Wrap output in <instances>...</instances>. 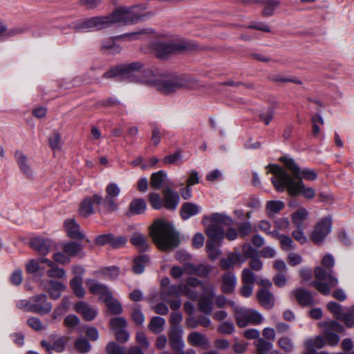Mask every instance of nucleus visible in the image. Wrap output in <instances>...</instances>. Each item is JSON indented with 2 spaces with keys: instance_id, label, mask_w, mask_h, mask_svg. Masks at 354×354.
<instances>
[{
  "instance_id": "f257e3e1",
  "label": "nucleus",
  "mask_w": 354,
  "mask_h": 354,
  "mask_svg": "<svg viewBox=\"0 0 354 354\" xmlns=\"http://www.w3.org/2000/svg\"><path fill=\"white\" fill-rule=\"evenodd\" d=\"M142 68V64L139 62L120 64L105 72L103 77L115 78L117 81L143 82L165 94L190 86L188 80L174 74H156L151 69Z\"/></svg>"
},
{
  "instance_id": "f03ea898",
  "label": "nucleus",
  "mask_w": 354,
  "mask_h": 354,
  "mask_svg": "<svg viewBox=\"0 0 354 354\" xmlns=\"http://www.w3.org/2000/svg\"><path fill=\"white\" fill-rule=\"evenodd\" d=\"M268 167H270V172L274 174L271 181L277 192H283L286 189L292 196L302 195L308 199L315 197L314 189L306 187L301 178L295 180L290 174L278 165H269Z\"/></svg>"
},
{
  "instance_id": "7ed1b4c3",
  "label": "nucleus",
  "mask_w": 354,
  "mask_h": 354,
  "mask_svg": "<svg viewBox=\"0 0 354 354\" xmlns=\"http://www.w3.org/2000/svg\"><path fill=\"white\" fill-rule=\"evenodd\" d=\"M149 234L157 247L162 251H171L180 243L179 234L169 221L156 220L149 228Z\"/></svg>"
},
{
  "instance_id": "20e7f679",
  "label": "nucleus",
  "mask_w": 354,
  "mask_h": 354,
  "mask_svg": "<svg viewBox=\"0 0 354 354\" xmlns=\"http://www.w3.org/2000/svg\"><path fill=\"white\" fill-rule=\"evenodd\" d=\"M334 264L335 259L333 257L331 254H326L322 258V265L328 270L321 266L315 268L316 280L312 281L310 285L324 295H329L330 289L338 284V279L332 269Z\"/></svg>"
},
{
  "instance_id": "39448f33",
  "label": "nucleus",
  "mask_w": 354,
  "mask_h": 354,
  "mask_svg": "<svg viewBox=\"0 0 354 354\" xmlns=\"http://www.w3.org/2000/svg\"><path fill=\"white\" fill-rule=\"evenodd\" d=\"M140 6L132 7H120L112 13L106 15L109 26L115 24H130L142 21L151 16L149 12L140 13Z\"/></svg>"
},
{
  "instance_id": "423d86ee",
  "label": "nucleus",
  "mask_w": 354,
  "mask_h": 354,
  "mask_svg": "<svg viewBox=\"0 0 354 354\" xmlns=\"http://www.w3.org/2000/svg\"><path fill=\"white\" fill-rule=\"evenodd\" d=\"M86 286L92 294L100 295V298L104 301L111 314L118 315L122 313V308L120 303L113 297L106 286L93 279H88L86 281Z\"/></svg>"
},
{
  "instance_id": "0eeeda50",
  "label": "nucleus",
  "mask_w": 354,
  "mask_h": 354,
  "mask_svg": "<svg viewBox=\"0 0 354 354\" xmlns=\"http://www.w3.org/2000/svg\"><path fill=\"white\" fill-rule=\"evenodd\" d=\"M106 16H95L80 19L69 24V27L77 32H93L110 27Z\"/></svg>"
},
{
  "instance_id": "6e6552de",
  "label": "nucleus",
  "mask_w": 354,
  "mask_h": 354,
  "mask_svg": "<svg viewBox=\"0 0 354 354\" xmlns=\"http://www.w3.org/2000/svg\"><path fill=\"white\" fill-rule=\"evenodd\" d=\"M332 227V218L330 216L322 218L315 226L310 238L315 243H322L330 232Z\"/></svg>"
},
{
  "instance_id": "1a4fd4ad",
  "label": "nucleus",
  "mask_w": 354,
  "mask_h": 354,
  "mask_svg": "<svg viewBox=\"0 0 354 354\" xmlns=\"http://www.w3.org/2000/svg\"><path fill=\"white\" fill-rule=\"evenodd\" d=\"M31 306L30 312L41 315H46L52 310V304L48 301L47 297L44 294H40L31 297Z\"/></svg>"
},
{
  "instance_id": "9d476101",
  "label": "nucleus",
  "mask_w": 354,
  "mask_h": 354,
  "mask_svg": "<svg viewBox=\"0 0 354 354\" xmlns=\"http://www.w3.org/2000/svg\"><path fill=\"white\" fill-rule=\"evenodd\" d=\"M102 203V196L100 194H95L91 196L86 197L80 205L79 213L80 216L86 218L94 214L93 206H98Z\"/></svg>"
},
{
  "instance_id": "9b49d317",
  "label": "nucleus",
  "mask_w": 354,
  "mask_h": 354,
  "mask_svg": "<svg viewBox=\"0 0 354 354\" xmlns=\"http://www.w3.org/2000/svg\"><path fill=\"white\" fill-rule=\"evenodd\" d=\"M181 46L171 41H157L153 44V50L156 56L160 59H165L169 54L178 51Z\"/></svg>"
},
{
  "instance_id": "f8f14e48",
  "label": "nucleus",
  "mask_w": 354,
  "mask_h": 354,
  "mask_svg": "<svg viewBox=\"0 0 354 354\" xmlns=\"http://www.w3.org/2000/svg\"><path fill=\"white\" fill-rule=\"evenodd\" d=\"M183 330L180 326H171L169 333V346L174 353L182 350L185 347V342L183 338Z\"/></svg>"
},
{
  "instance_id": "ddd939ff",
  "label": "nucleus",
  "mask_w": 354,
  "mask_h": 354,
  "mask_svg": "<svg viewBox=\"0 0 354 354\" xmlns=\"http://www.w3.org/2000/svg\"><path fill=\"white\" fill-rule=\"evenodd\" d=\"M75 310L77 313L80 314L86 321L93 320L98 313L97 308L83 301H80L76 303Z\"/></svg>"
},
{
  "instance_id": "4468645a",
  "label": "nucleus",
  "mask_w": 354,
  "mask_h": 354,
  "mask_svg": "<svg viewBox=\"0 0 354 354\" xmlns=\"http://www.w3.org/2000/svg\"><path fill=\"white\" fill-rule=\"evenodd\" d=\"M30 246L41 255H46L53 246V241L41 236L35 237L30 242Z\"/></svg>"
},
{
  "instance_id": "2eb2a0df",
  "label": "nucleus",
  "mask_w": 354,
  "mask_h": 354,
  "mask_svg": "<svg viewBox=\"0 0 354 354\" xmlns=\"http://www.w3.org/2000/svg\"><path fill=\"white\" fill-rule=\"evenodd\" d=\"M205 232L209 238L207 241L221 243L225 237L224 228L218 223H211L207 227Z\"/></svg>"
},
{
  "instance_id": "dca6fc26",
  "label": "nucleus",
  "mask_w": 354,
  "mask_h": 354,
  "mask_svg": "<svg viewBox=\"0 0 354 354\" xmlns=\"http://www.w3.org/2000/svg\"><path fill=\"white\" fill-rule=\"evenodd\" d=\"M292 293L299 304L303 307L313 306L315 304L312 293L304 288H297L293 290Z\"/></svg>"
},
{
  "instance_id": "f3484780",
  "label": "nucleus",
  "mask_w": 354,
  "mask_h": 354,
  "mask_svg": "<svg viewBox=\"0 0 354 354\" xmlns=\"http://www.w3.org/2000/svg\"><path fill=\"white\" fill-rule=\"evenodd\" d=\"M236 283L234 273L232 271L227 272L222 276L221 290L225 294H231L234 291Z\"/></svg>"
},
{
  "instance_id": "a211bd4d",
  "label": "nucleus",
  "mask_w": 354,
  "mask_h": 354,
  "mask_svg": "<svg viewBox=\"0 0 354 354\" xmlns=\"http://www.w3.org/2000/svg\"><path fill=\"white\" fill-rule=\"evenodd\" d=\"M164 196V206L167 209L174 210L177 207L180 197L178 194L173 191L171 188L167 187L162 192Z\"/></svg>"
},
{
  "instance_id": "6ab92c4d",
  "label": "nucleus",
  "mask_w": 354,
  "mask_h": 354,
  "mask_svg": "<svg viewBox=\"0 0 354 354\" xmlns=\"http://www.w3.org/2000/svg\"><path fill=\"white\" fill-rule=\"evenodd\" d=\"M279 161L281 162L286 169L292 174L291 177L295 180H297L301 178L300 176L301 168L292 157L288 155H285L279 158Z\"/></svg>"
},
{
  "instance_id": "aec40b11",
  "label": "nucleus",
  "mask_w": 354,
  "mask_h": 354,
  "mask_svg": "<svg viewBox=\"0 0 354 354\" xmlns=\"http://www.w3.org/2000/svg\"><path fill=\"white\" fill-rule=\"evenodd\" d=\"M188 343L196 347L208 348L210 347V342L208 338L203 334L197 331L192 332L187 337Z\"/></svg>"
},
{
  "instance_id": "412c9836",
  "label": "nucleus",
  "mask_w": 354,
  "mask_h": 354,
  "mask_svg": "<svg viewBox=\"0 0 354 354\" xmlns=\"http://www.w3.org/2000/svg\"><path fill=\"white\" fill-rule=\"evenodd\" d=\"M44 288L48 292L50 298L56 300L61 297L62 292L65 290V286L59 281L48 280L44 284Z\"/></svg>"
},
{
  "instance_id": "4be33fe9",
  "label": "nucleus",
  "mask_w": 354,
  "mask_h": 354,
  "mask_svg": "<svg viewBox=\"0 0 354 354\" xmlns=\"http://www.w3.org/2000/svg\"><path fill=\"white\" fill-rule=\"evenodd\" d=\"M15 158L20 171L27 177L33 175V171L28 162V157L21 151H16Z\"/></svg>"
},
{
  "instance_id": "5701e85b",
  "label": "nucleus",
  "mask_w": 354,
  "mask_h": 354,
  "mask_svg": "<svg viewBox=\"0 0 354 354\" xmlns=\"http://www.w3.org/2000/svg\"><path fill=\"white\" fill-rule=\"evenodd\" d=\"M259 304L266 309H271L274 306L273 294L266 288L260 289L257 292Z\"/></svg>"
},
{
  "instance_id": "b1692460",
  "label": "nucleus",
  "mask_w": 354,
  "mask_h": 354,
  "mask_svg": "<svg viewBox=\"0 0 354 354\" xmlns=\"http://www.w3.org/2000/svg\"><path fill=\"white\" fill-rule=\"evenodd\" d=\"M130 243L137 248L139 252H146L149 247V242L145 236L139 232H135L130 238Z\"/></svg>"
},
{
  "instance_id": "393cba45",
  "label": "nucleus",
  "mask_w": 354,
  "mask_h": 354,
  "mask_svg": "<svg viewBox=\"0 0 354 354\" xmlns=\"http://www.w3.org/2000/svg\"><path fill=\"white\" fill-rule=\"evenodd\" d=\"M241 254L230 253L227 258H223L220 261V266L223 270H228L233 268L237 263H242L245 259H241Z\"/></svg>"
},
{
  "instance_id": "a878e982",
  "label": "nucleus",
  "mask_w": 354,
  "mask_h": 354,
  "mask_svg": "<svg viewBox=\"0 0 354 354\" xmlns=\"http://www.w3.org/2000/svg\"><path fill=\"white\" fill-rule=\"evenodd\" d=\"M64 228L69 237L74 239H82L84 234L80 231V225L74 219H68L64 222Z\"/></svg>"
},
{
  "instance_id": "bb28decb",
  "label": "nucleus",
  "mask_w": 354,
  "mask_h": 354,
  "mask_svg": "<svg viewBox=\"0 0 354 354\" xmlns=\"http://www.w3.org/2000/svg\"><path fill=\"white\" fill-rule=\"evenodd\" d=\"M201 212V207L192 203H185L183 204L180 216L183 220H187L191 216H195Z\"/></svg>"
},
{
  "instance_id": "cd10ccee",
  "label": "nucleus",
  "mask_w": 354,
  "mask_h": 354,
  "mask_svg": "<svg viewBox=\"0 0 354 354\" xmlns=\"http://www.w3.org/2000/svg\"><path fill=\"white\" fill-rule=\"evenodd\" d=\"M150 258L147 254H140L136 257L133 263L132 271L137 274L144 272L146 266L149 263Z\"/></svg>"
},
{
  "instance_id": "c85d7f7f",
  "label": "nucleus",
  "mask_w": 354,
  "mask_h": 354,
  "mask_svg": "<svg viewBox=\"0 0 354 354\" xmlns=\"http://www.w3.org/2000/svg\"><path fill=\"white\" fill-rule=\"evenodd\" d=\"M26 270L28 274L34 277H42L45 272V268L39 264L37 259L30 260L26 266Z\"/></svg>"
},
{
  "instance_id": "c756f323",
  "label": "nucleus",
  "mask_w": 354,
  "mask_h": 354,
  "mask_svg": "<svg viewBox=\"0 0 354 354\" xmlns=\"http://www.w3.org/2000/svg\"><path fill=\"white\" fill-rule=\"evenodd\" d=\"M147 204L142 198H134L129 205L128 215H137L143 213L146 209Z\"/></svg>"
},
{
  "instance_id": "7c9ffc66",
  "label": "nucleus",
  "mask_w": 354,
  "mask_h": 354,
  "mask_svg": "<svg viewBox=\"0 0 354 354\" xmlns=\"http://www.w3.org/2000/svg\"><path fill=\"white\" fill-rule=\"evenodd\" d=\"M181 290V284H171L168 287H166L164 289H161L160 297L164 301H167V299H169L170 297H179L180 296Z\"/></svg>"
},
{
  "instance_id": "2f4dec72",
  "label": "nucleus",
  "mask_w": 354,
  "mask_h": 354,
  "mask_svg": "<svg viewBox=\"0 0 354 354\" xmlns=\"http://www.w3.org/2000/svg\"><path fill=\"white\" fill-rule=\"evenodd\" d=\"M308 216V212L304 207L299 208L291 215L292 222L298 229L302 228L303 222Z\"/></svg>"
},
{
  "instance_id": "473e14b6",
  "label": "nucleus",
  "mask_w": 354,
  "mask_h": 354,
  "mask_svg": "<svg viewBox=\"0 0 354 354\" xmlns=\"http://www.w3.org/2000/svg\"><path fill=\"white\" fill-rule=\"evenodd\" d=\"M185 268L186 270H189V273L196 274L201 277H207L209 273V269L205 265L195 266L192 263H185Z\"/></svg>"
},
{
  "instance_id": "72a5a7b5",
  "label": "nucleus",
  "mask_w": 354,
  "mask_h": 354,
  "mask_svg": "<svg viewBox=\"0 0 354 354\" xmlns=\"http://www.w3.org/2000/svg\"><path fill=\"white\" fill-rule=\"evenodd\" d=\"M165 325V319L161 317H153L149 324V329L155 334L160 333Z\"/></svg>"
},
{
  "instance_id": "f704fd0d",
  "label": "nucleus",
  "mask_w": 354,
  "mask_h": 354,
  "mask_svg": "<svg viewBox=\"0 0 354 354\" xmlns=\"http://www.w3.org/2000/svg\"><path fill=\"white\" fill-rule=\"evenodd\" d=\"M102 50L106 54L115 55L120 52L121 47L114 41L113 39L111 38L102 42Z\"/></svg>"
},
{
  "instance_id": "c9c22d12",
  "label": "nucleus",
  "mask_w": 354,
  "mask_h": 354,
  "mask_svg": "<svg viewBox=\"0 0 354 354\" xmlns=\"http://www.w3.org/2000/svg\"><path fill=\"white\" fill-rule=\"evenodd\" d=\"M214 298H207V297H199L198 299V308L199 310L203 313L206 315H210L213 311L214 308Z\"/></svg>"
},
{
  "instance_id": "e433bc0d",
  "label": "nucleus",
  "mask_w": 354,
  "mask_h": 354,
  "mask_svg": "<svg viewBox=\"0 0 354 354\" xmlns=\"http://www.w3.org/2000/svg\"><path fill=\"white\" fill-rule=\"evenodd\" d=\"M167 178V173L163 170H160L153 173L151 176V186L156 189H160Z\"/></svg>"
},
{
  "instance_id": "4c0bfd02",
  "label": "nucleus",
  "mask_w": 354,
  "mask_h": 354,
  "mask_svg": "<svg viewBox=\"0 0 354 354\" xmlns=\"http://www.w3.org/2000/svg\"><path fill=\"white\" fill-rule=\"evenodd\" d=\"M153 32V30L151 28H145V29H141L137 32H129V33L123 34V35L117 36L115 38H116V39L124 38V39H127L129 41H132V40L140 39L144 35L151 34Z\"/></svg>"
},
{
  "instance_id": "58836bf2",
  "label": "nucleus",
  "mask_w": 354,
  "mask_h": 354,
  "mask_svg": "<svg viewBox=\"0 0 354 354\" xmlns=\"http://www.w3.org/2000/svg\"><path fill=\"white\" fill-rule=\"evenodd\" d=\"M234 317L238 326L241 328L245 327L249 324L248 308L239 309L237 313L234 314Z\"/></svg>"
},
{
  "instance_id": "ea45409f",
  "label": "nucleus",
  "mask_w": 354,
  "mask_h": 354,
  "mask_svg": "<svg viewBox=\"0 0 354 354\" xmlns=\"http://www.w3.org/2000/svg\"><path fill=\"white\" fill-rule=\"evenodd\" d=\"M82 245L74 241H70L63 245L64 252L71 257H75L82 251Z\"/></svg>"
},
{
  "instance_id": "a19ab883",
  "label": "nucleus",
  "mask_w": 354,
  "mask_h": 354,
  "mask_svg": "<svg viewBox=\"0 0 354 354\" xmlns=\"http://www.w3.org/2000/svg\"><path fill=\"white\" fill-rule=\"evenodd\" d=\"M254 345L259 354H268L273 347L272 342L266 341L263 338H258L254 342Z\"/></svg>"
},
{
  "instance_id": "79ce46f5",
  "label": "nucleus",
  "mask_w": 354,
  "mask_h": 354,
  "mask_svg": "<svg viewBox=\"0 0 354 354\" xmlns=\"http://www.w3.org/2000/svg\"><path fill=\"white\" fill-rule=\"evenodd\" d=\"M75 349L80 353H88L91 349V345L84 337H77L74 343Z\"/></svg>"
},
{
  "instance_id": "37998d69",
  "label": "nucleus",
  "mask_w": 354,
  "mask_h": 354,
  "mask_svg": "<svg viewBox=\"0 0 354 354\" xmlns=\"http://www.w3.org/2000/svg\"><path fill=\"white\" fill-rule=\"evenodd\" d=\"M285 207L284 203L280 201H270L267 203L266 209L268 212V214L269 216H272L278 212H279L281 209H283Z\"/></svg>"
},
{
  "instance_id": "c03bdc74",
  "label": "nucleus",
  "mask_w": 354,
  "mask_h": 354,
  "mask_svg": "<svg viewBox=\"0 0 354 354\" xmlns=\"http://www.w3.org/2000/svg\"><path fill=\"white\" fill-rule=\"evenodd\" d=\"M117 201L118 199L116 198H111L105 196L104 198H102V203L101 205H102L109 212H113L117 211L119 208V205Z\"/></svg>"
},
{
  "instance_id": "a18cd8bd",
  "label": "nucleus",
  "mask_w": 354,
  "mask_h": 354,
  "mask_svg": "<svg viewBox=\"0 0 354 354\" xmlns=\"http://www.w3.org/2000/svg\"><path fill=\"white\" fill-rule=\"evenodd\" d=\"M24 32V29L21 28H16L11 30H7L3 24H0V39L13 37Z\"/></svg>"
},
{
  "instance_id": "49530a36",
  "label": "nucleus",
  "mask_w": 354,
  "mask_h": 354,
  "mask_svg": "<svg viewBox=\"0 0 354 354\" xmlns=\"http://www.w3.org/2000/svg\"><path fill=\"white\" fill-rule=\"evenodd\" d=\"M326 345L324 337L318 335L315 338L308 339L306 342V346L308 349L322 348Z\"/></svg>"
},
{
  "instance_id": "de8ad7c7",
  "label": "nucleus",
  "mask_w": 354,
  "mask_h": 354,
  "mask_svg": "<svg viewBox=\"0 0 354 354\" xmlns=\"http://www.w3.org/2000/svg\"><path fill=\"white\" fill-rule=\"evenodd\" d=\"M212 223H218L221 225H231L233 223L232 219L226 215L214 213L211 215Z\"/></svg>"
},
{
  "instance_id": "09e8293b",
  "label": "nucleus",
  "mask_w": 354,
  "mask_h": 354,
  "mask_svg": "<svg viewBox=\"0 0 354 354\" xmlns=\"http://www.w3.org/2000/svg\"><path fill=\"white\" fill-rule=\"evenodd\" d=\"M221 243L213 241H207L206 248L209 257L212 260L216 259L221 253V251L218 248Z\"/></svg>"
},
{
  "instance_id": "8fccbe9b",
  "label": "nucleus",
  "mask_w": 354,
  "mask_h": 354,
  "mask_svg": "<svg viewBox=\"0 0 354 354\" xmlns=\"http://www.w3.org/2000/svg\"><path fill=\"white\" fill-rule=\"evenodd\" d=\"M265 8L263 11V15L269 17L274 14L275 9L279 6L280 2L277 0H263Z\"/></svg>"
},
{
  "instance_id": "3c124183",
  "label": "nucleus",
  "mask_w": 354,
  "mask_h": 354,
  "mask_svg": "<svg viewBox=\"0 0 354 354\" xmlns=\"http://www.w3.org/2000/svg\"><path fill=\"white\" fill-rule=\"evenodd\" d=\"M164 164L180 165L183 162V156L180 150L176 151L172 154L166 156L163 159Z\"/></svg>"
},
{
  "instance_id": "603ef678",
  "label": "nucleus",
  "mask_w": 354,
  "mask_h": 354,
  "mask_svg": "<svg viewBox=\"0 0 354 354\" xmlns=\"http://www.w3.org/2000/svg\"><path fill=\"white\" fill-rule=\"evenodd\" d=\"M202 294L201 297L214 298L215 297L214 285L209 282H203L201 283Z\"/></svg>"
},
{
  "instance_id": "864d4df0",
  "label": "nucleus",
  "mask_w": 354,
  "mask_h": 354,
  "mask_svg": "<svg viewBox=\"0 0 354 354\" xmlns=\"http://www.w3.org/2000/svg\"><path fill=\"white\" fill-rule=\"evenodd\" d=\"M326 344L334 346L339 342V337L337 334L333 333L330 330H326L324 333Z\"/></svg>"
},
{
  "instance_id": "5fc2aeb1",
  "label": "nucleus",
  "mask_w": 354,
  "mask_h": 354,
  "mask_svg": "<svg viewBox=\"0 0 354 354\" xmlns=\"http://www.w3.org/2000/svg\"><path fill=\"white\" fill-rule=\"evenodd\" d=\"M218 332L223 335L232 334L235 330L234 325L231 322H223L218 326Z\"/></svg>"
},
{
  "instance_id": "6e6d98bb",
  "label": "nucleus",
  "mask_w": 354,
  "mask_h": 354,
  "mask_svg": "<svg viewBox=\"0 0 354 354\" xmlns=\"http://www.w3.org/2000/svg\"><path fill=\"white\" fill-rule=\"evenodd\" d=\"M279 346L287 353L292 352L294 349V344L288 337H281L278 341Z\"/></svg>"
},
{
  "instance_id": "4d7b16f0",
  "label": "nucleus",
  "mask_w": 354,
  "mask_h": 354,
  "mask_svg": "<svg viewBox=\"0 0 354 354\" xmlns=\"http://www.w3.org/2000/svg\"><path fill=\"white\" fill-rule=\"evenodd\" d=\"M241 279L244 284H253L256 281V277L250 268H245L242 271Z\"/></svg>"
},
{
  "instance_id": "13d9d810",
  "label": "nucleus",
  "mask_w": 354,
  "mask_h": 354,
  "mask_svg": "<svg viewBox=\"0 0 354 354\" xmlns=\"http://www.w3.org/2000/svg\"><path fill=\"white\" fill-rule=\"evenodd\" d=\"M101 273L109 279H115L120 274V270L115 266L104 267L101 269Z\"/></svg>"
},
{
  "instance_id": "bf43d9fd",
  "label": "nucleus",
  "mask_w": 354,
  "mask_h": 354,
  "mask_svg": "<svg viewBox=\"0 0 354 354\" xmlns=\"http://www.w3.org/2000/svg\"><path fill=\"white\" fill-rule=\"evenodd\" d=\"M50 269L47 270L46 274L51 278H64L66 275L65 270L63 268L57 267L54 263L53 266H50Z\"/></svg>"
},
{
  "instance_id": "052dcab7",
  "label": "nucleus",
  "mask_w": 354,
  "mask_h": 354,
  "mask_svg": "<svg viewBox=\"0 0 354 354\" xmlns=\"http://www.w3.org/2000/svg\"><path fill=\"white\" fill-rule=\"evenodd\" d=\"M109 324L115 330L124 328L127 326V320L122 317H115L110 319Z\"/></svg>"
},
{
  "instance_id": "680f3d73",
  "label": "nucleus",
  "mask_w": 354,
  "mask_h": 354,
  "mask_svg": "<svg viewBox=\"0 0 354 354\" xmlns=\"http://www.w3.org/2000/svg\"><path fill=\"white\" fill-rule=\"evenodd\" d=\"M328 310L333 314L336 319L340 318L342 316V306L337 302L330 301L327 304Z\"/></svg>"
},
{
  "instance_id": "e2e57ef3",
  "label": "nucleus",
  "mask_w": 354,
  "mask_h": 354,
  "mask_svg": "<svg viewBox=\"0 0 354 354\" xmlns=\"http://www.w3.org/2000/svg\"><path fill=\"white\" fill-rule=\"evenodd\" d=\"M106 351L107 354H127L124 347L120 346L115 342H109L106 347Z\"/></svg>"
},
{
  "instance_id": "0e129e2a",
  "label": "nucleus",
  "mask_w": 354,
  "mask_h": 354,
  "mask_svg": "<svg viewBox=\"0 0 354 354\" xmlns=\"http://www.w3.org/2000/svg\"><path fill=\"white\" fill-rule=\"evenodd\" d=\"M105 192H106V196L111 197V198H118V196L120 194V188L116 183H111L107 185V186L105 189Z\"/></svg>"
},
{
  "instance_id": "69168bd1",
  "label": "nucleus",
  "mask_w": 354,
  "mask_h": 354,
  "mask_svg": "<svg viewBox=\"0 0 354 354\" xmlns=\"http://www.w3.org/2000/svg\"><path fill=\"white\" fill-rule=\"evenodd\" d=\"M249 324H259L263 322V316L257 310L248 309Z\"/></svg>"
},
{
  "instance_id": "338daca9",
  "label": "nucleus",
  "mask_w": 354,
  "mask_h": 354,
  "mask_svg": "<svg viewBox=\"0 0 354 354\" xmlns=\"http://www.w3.org/2000/svg\"><path fill=\"white\" fill-rule=\"evenodd\" d=\"M281 247L283 250H290L294 248V243L292 239L286 235L279 236Z\"/></svg>"
},
{
  "instance_id": "774afa93",
  "label": "nucleus",
  "mask_w": 354,
  "mask_h": 354,
  "mask_svg": "<svg viewBox=\"0 0 354 354\" xmlns=\"http://www.w3.org/2000/svg\"><path fill=\"white\" fill-rule=\"evenodd\" d=\"M337 319L344 321L348 328H351L354 326V314L353 312L350 311V308L347 313L343 311L341 317Z\"/></svg>"
}]
</instances>
